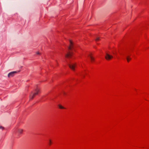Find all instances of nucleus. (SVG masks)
Wrapping results in <instances>:
<instances>
[{
    "instance_id": "1",
    "label": "nucleus",
    "mask_w": 149,
    "mask_h": 149,
    "mask_svg": "<svg viewBox=\"0 0 149 149\" xmlns=\"http://www.w3.org/2000/svg\"><path fill=\"white\" fill-rule=\"evenodd\" d=\"M35 93H32L30 96V98L31 99H32L35 95H37L38 92L40 91V90L38 88L36 89L35 90Z\"/></svg>"
},
{
    "instance_id": "2",
    "label": "nucleus",
    "mask_w": 149,
    "mask_h": 149,
    "mask_svg": "<svg viewBox=\"0 0 149 149\" xmlns=\"http://www.w3.org/2000/svg\"><path fill=\"white\" fill-rule=\"evenodd\" d=\"M105 58L108 60L111 59L113 58V56L112 55H111L108 53H106L105 56Z\"/></svg>"
},
{
    "instance_id": "3",
    "label": "nucleus",
    "mask_w": 149,
    "mask_h": 149,
    "mask_svg": "<svg viewBox=\"0 0 149 149\" xmlns=\"http://www.w3.org/2000/svg\"><path fill=\"white\" fill-rule=\"evenodd\" d=\"M72 54L73 53L72 52H71L70 51H68L67 52V53L65 55V57L66 58H70L72 56Z\"/></svg>"
},
{
    "instance_id": "4",
    "label": "nucleus",
    "mask_w": 149,
    "mask_h": 149,
    "mask_svg": "<svg viewBox=\"0 0 149 149\" xmlns=\"http://www.w3.org/2000/svg\"><path fill=\"white\" fill-rule=\"evenodd\" d=\"M68 65L71 69L73 70H74L75 67L76 66V65L75 64L72 63L68 64Z\"/></svg>"
},
{
    "instance_id": "5",
    "label": "nucleus",
    "mask_w": 149,
    "mask_h": 149,
    "mask_svg": "<svg viewBox=\"0 0 149 149\" xmlns=\"http://www.w3.org/2000/svg\"><path fill=\"white\" fill-rule=\"evenodd\" d=\"M17 72L16 71H13L11 72L10 73H9L8 75V77H13L14 76L15 74L17 73Z\"/></svg>"
},
{
    "instance_id": "6",
    "label": "nucleus",
    "mask_w": 149,
    "mask_h": 149,
    "mask_svg": "<svg viewBox=\"0 0 149 149\" xmlns=\"http://www.w3.org/2000/svg\"><path fill=\"white\" fill-rule=\"evenodd\" d=\"M70 45L68 47V49L69 50H71L73 48V42L71 40H70Z\"/></svg>"
},
{
    "instance_id": "7",
    "label": "nucleus",
    "mask_w": 149,
    "mask_h": 149,
    "mask_svg": "<svg viewBox=\"0 0 149 149\" xmlns=\"http://www.w3.org/2000/svg\"><path fill=\"white\" fill-rule=\"evenodd\" d=\"M89 58L91 59V61L92 62H93L95 58L94 57H93L91 55H89Z\"/></svg>"
},
{
    "instance_id": "8",
    "label": "nucleus",
    "mask_w": 149,
    "mask_h": 149,
    "mask_svg": "<svg viewBox=\"0 0 149 149\" xmlns=\"http://www.w3.org/2000/svg\"><path fill=\"white\" fill-rule=\"evenodd\" d=\"M23 131V130L21 129L18 130V132L20 134H22Z\"/></svg>"
},
{
    "instance_id": "9",
    "label": "nucleus",
    "mask_w": 149,
    "mask_h": 149,
    "mask_svg": "<svg viewBox=\"0 0 149 149\" xmlns=\"http://www.w3.org/2000/svg\"><path fill=\"white\" fill-rule=\"evenodd\" d=\"M131 59V58H130L129 56H128L127 57V60L128 62H129L130 60Z\"/></svg>"
},
{
    "instance_id": "10",
    "label": "nucleus",
    "mask_w": 149,
    "mask_h": 149,
    "mask_svg": "<svg viewBox=\"0 0 149 149\" xmlns=\"http://www.w3.org/2000/svg\"><path fill=\"white\" fill-rule=\"evenodd\" d=\"M58 106L60 109H65V108L64 107H63V106H62L60 104L58 105Z\"/></svg>"
},
{
    "instance_id": "11",
    "label": "nucleus",
    "mask_w": 149,
    "mask_h": 149,
    "mask_svg": "<svg viewBox=\"0 0 149 149\" xmlns=\"http://www.w3.org/2000/svg\"><path fill=\"white\" fill-rule=\"evenodd\" d=\"M100 37H97L96 38V39H95V40L96 41H97V40H100Z\"/></svg>"
},
{
    "instance_id": "12",
    "label": "nucleus",
    "mask_w": 149,
    "mask_h": 149,
    "mask_svg": "<svg viewBox=\"0 0 149 149\" xmlns=\"http://www.w3.org/2000/svg\"><path fill=\"white\" fill-rule=\"evenodd\" d=\"M0 129L3 130L4 129V127L1 126H0Z\"/></svg>"
},
{
    "instance_id": "13",
    "label": "nucleus",
    "mask_w": 149,
    "mask_h": 149,
    "mask_svg": "<svg viewBox=\"0 0 149 149\" xmlns=\"http://www.w3.org/2000/svg\"><path fill=\"white\" fill-rule=\"evenodd\" d=\"M49 141V145H51V143H52L51 141V140H50Z\"/></svg>"
},
{
    "instance_id": "14",
    "label": "nucleus",
    "mask_w": 149,
    "mask_h": 149,
    "mask_svg": "<svg viewBox=\"0 0 149 149\" xmlns=\"http://www.w3.org/2000/svg\"><path fill=\"white\" fill-rule=\"evenodd\" d=\"M36 54H39V55H40V53L38 52H36Z\"/></svg>"
}]
</instances>
